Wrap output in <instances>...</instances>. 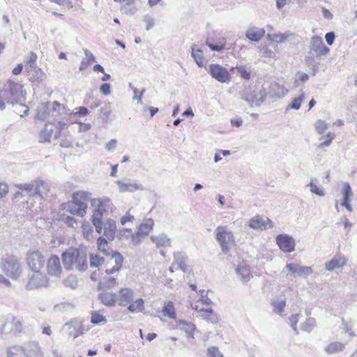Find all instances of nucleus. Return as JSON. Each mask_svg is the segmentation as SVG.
Instances as JSON below:
<instances>
[{"instance_id":"1","label":"nucleus","mask_w":357,"mask_h":357,"mask_svg":"<svg viewBox=\"0 0 357 357\" xmlns=\"http://www.w3.org/2000/svg\"><path fill=\"white\" fill-rule=\"evenodd\" d=\"M61 259L67 270L84 272L88 268L86 252L84 248H70L61 255Z\"/></svg>"},{"instance_id":"2","label":"nucleus","mask_w":357,"mask_h":357,"mask_svg":"<svg viewBox=\"0 0 357 357\" xmlns=\"http://www.w3.org/2000/svg\"><path fill=\"white\" fill-rule=\"evenodd\" d=\"M91 194L88 191L79 190L73 192L72 200L65 205V209L73 215L83 217L88 208L87 202L91 200Z\"/></svg>"},{"instance_id":"3","label":"nucleus","mask_w":357,"mask_h":357,"mask_svg":"<svg viewBox=\"0 0 357 357\" xmlns=\"http://www.w3.org/2000/svg\"><path fill=\"white\" fill-rule=\"evenodd\" d=\"M329 52L330 49L324 45L323 39L320 36H314L310 39L309 52L305 61L308 66H316L319 64L318 60Z\"/></svg>"},{"instance_id":"4","label":"nucleus","mask_w":357,"mask_h":357,"mask_svg":"<svg viewBox=\"0 0 357 357\" xmlns=\"http://www.w3.org/2000/svg\"><path fill=\"white\" fill-rule=\"evenodd\" d=\"M0 91L8 105L18 104L26 99V91L23 90V86L19 82L9 80Z\"/></svg>"},{"instance_id":"5","label":"nucleus","mask_w":357,"mask_h":357,"mask_svg":"<svg viewBox=\"0 0 357 357\" xmlns=\"http://www.w3.org/2000/svg\"><path fill=\"white\" fill-rule=\"evenodd\" d=\"M240 96L250 107H259L264 102L267 93L262 86L250 85L241 92Z\"/></svg>"},{"instance_id":"6","label":"nucleus","mask_w":357,"mask_h":357,"mask_svg":"<svg viewBox=\"0 0 357 357\" xmlns=\"http://www.w3.org/2000/svg\"><path fill=\"white\" fill-rule=\"evenodd\" d=\"M215 234L222 251L227 253L235 243L233 232L227 226L220 225L215 228Z\"/></svg>"},{"instance_id":"7","label":"nucleus","mask_w":357,"mask_h":357,"mask_svg":"<svg viewBox=\"0 0 357 357\" xmlns=\"http://www.w3.org/2000/svg\"><path fill=\"white\" fill-rule=\"evenodd\" d=\"M1 269L7 276L14 279L18 278L22 272L18 259L13 255L6 256L2 259Z\"/></svg>"},{"instance_id":"8","label":"nucleus","mask_w":357,"mask_h":357,"mask_svg":"<svg viewBox=\"0 0 357 357\" xmlns=\"http://www.w3.org/2000/svg\"><path fill=\"white\" fill-rule=\"evenodd\" d=\"M91 205L93 209L91 218L102 219V216L112 209V200L106 197L91 199Z\"/></svg>"},{"instance_id":"9","label":"nucleus","mask_w":357,"mask_h":357,"mask_svg":"<svg viewBox=\"0 0 357 357\" xmlns=\"http://www.w3.org/2000/svg\"><path fill=\"white\" fill-rule=\"evenodd\" d=\"M211 77L220 83L229 84L231 81V75L228 70L217 63H211L206 68Z\"/></svg>"},{"instance_id":"10","label":"nucleus","mask_w":357,"mask_h":357,"mask_svg":"<svg viewBox=\"0 0 357 357\" xmlns=\"http://www.w3.org/2000/svg\"><path fill=\"white\" fill-rule=\"evenodd\" d=\"M26 264L29 268L31 271H41L44 267L45 259L39 251H31L26 254Z\"/></svg>"},{"instance_id":"11","label":"nucleus","mask_w":357,"mask_h":357,"mask_svg":"<svg viewBox=\"0 0 357 357\" xmlns=\"http://www.w3.org/2000/svg\"><path fill=\"white\" fill-rule=\"evenodd\" d=\"M115 183L118 186V190L120 192H134L137 190H144V188L143 185L136 181H132L128 178H123L115 181Z\"/></svg>"},{"instance_id":"12","label":"nucleus","mask_w":357,"mask_h":357,"mask_svg":"<svg viewBox=\"0 0 357 357\" xmlns=\"http://www.w3.org/2000/svg\"><path fill=\"white\" fill-rule=\"evenodd\" d=\"M32 272L33 274L26 284L28 289H38L47 285L48 280L45 273H41L40 271H33Z\"/></svg>"},{"instance_id":"13","label":"nucleus","mask_w":357,"mask_h":357,"mask_svg":"<svg viewBox=\"0 0 357 357\" xmlns=\"http://www.w3.org/2000/svg\"><path fill=\"white\" fill-rule=\"evenodd\" d=\"M275 240L277 245L282 252L289 253L294 250L296 243L291 236L286 234H279Z\"/></svg>"},{"instance_id":"14","label":"nucleus","mask_w":357,"mask_h":357,"mask_svg":"<svg viewBox=\"0 0 357 357\" xmlns=\"http://www.w3.org/2000/svg\"><path fill=\"white\" fill-rule=\"evenodd\" d=\"M285 268L289 271V274L294 277H306L312 273V268L310 266H303L296 263L287 264Z\"/></svg>"},{"instance_id":"15","label":"nucleus","mask_w":357,"mask_h":357,"mask_svg":"<svg viewBox=\"0 0 357 357\" xmlns=\"http://www.w3.org/2000/svg\"><path fill=\"white\" fill-rule=\"evenodd\" d=\"M46 269L50 276L60 277L62 267L59 257L56 255H52L47 261Z\"/></svg>"},{"instance_id":"16","label":"nucleus","mask_w":357,"mask_h":357,"mask_svg":"<svg viewBox=\"0 0 357 357\" xmlns=\"http://www.w3.org/2000/svg\"><path fill=\"white\" fill-rule=\"evenodd\" d=\"M248 225L253 229H266L273 227L272 221L268 218H263L259 215L252 217L248 222Z\"/></svg>"},{"instance_id":"17","label":"nucleus","mask_w":357,"mask_h":357,"mask_svg":"<svg viewBox=\"0 0 357 357\" xmlns=\"http://www.w3.org/2000/svg\"><path fill=\"white\" fill-rule=\"evenodd\" d=\"M154 225V221L151 218L145 219L138 227L135 232L137 238L142 242V238L149 235L152 231Z\"/></svg>"},{"instance_id":"18","label":"nucleus","mask_w":357,"mask_h":357,"mask_svg":"<svg viewBox=\"0 0 357 357\" xmlns=\"http://www.w3.org/2000/svg\"><path fill=\"white\" fill-rule=\"evenodd\" d=\"M134 291L129 288H121L117 294V303L120 306H126L132 301Z\"/></svg>"},{"instance_id":"19","label":"nucleus","mask_w":357,"mask_h":357,"mask_svg":"<svg viewBox=\"0 0 357 357\" xmlns=\"http://www.w3.org/2000/svg\"><path fill=\"white\" fill-rule=\"evenodd\" d=\"M192 308L199 313V317L206 320L211 324H217L219 321L218 317L216 313L213 312L212 308H201L199 309L198 305L192 306Z\"/></svg>"},{"instance_id":"20","label":"nucleus","mask_w":357,"mask_h":357,"mask_svg":"<svg viewBox=\"0 0 357 357\" xmlns=\"http://www.w3.org/2000/svg\"><path fill=\"white\" fill-rule=\"evenodd\" d=\"M24 357H43L39 344L35 342L26 344L24 347Z\"/></svg>"},{"instance_id":"21","label":"nucleus","mask_w":357,"mask_h":357,"mask_svg":"<svg viewBox=\"0 0 357 357\" xmlns=\"http://www.w3.org/2000/svg\"><path fill=\"white\" fill-rule=\"evenodd\" d=\"M347 264V259L342 255H335L330 261L325 263V268L328 271L341 268Z\"/></svg>"},{"instance_id":"22","label":"nucleus","mask_w":357,"mask_h":357,"mask_svg":"<svg viewBox=\"0 0 357 357\" xmlns=\"http://www.w3.org/2000/svg\"><path fill=\"white\" fill-rule=\"evenodd\" d=\"M236 273L243 283H247L252 278L250 268L245 262H241L237 266Z\"/></svg>"},{"instance_id":"23","label":"nucleus","mask_w":357,"mask_h":357,"mask_svg":"<svg viewBox=\"0 0 357 357\" xmlns=\"http://www.w3.org/2000/svg\"><path fill=\"white\" fill-rule=\"evenodd\" d=\"M150 239L158 248H168L170 247L172 244L171 238L165 233H160L158 234L151 235Z\"/></svg>"},{"instance_id":"24","label":"nucleus","mask_w":357,"mask_h":357,"mask_svg":"<svg viewBox=\"0 0 357 357\" xmlns=\"http://www.w3.org/2000/svg\"><path fill=\"white\" fill-rule=\"evenodd\" d=\"M110 263H114L115 266H114L111 269L105 270V273L107 275L113 274L115 272L119 271L123 261V256L120 254V252L117 251H112V252L110 254Z\"/></svg>"},{"instance_id":"25","label":"nucleus","mask_w":357,"mask_h":357,"mask_svg":"<svg viewBox=\"0 0 357 357\" xmlns=\"http://www.w3.org/2000/svg\"><path fill=\"white\" fill-rule=\"evenodd\" d=\"M265 35V30L263 28L250 26L245 33L246 38L254 42L259 41Z\"/></svg>"},{"instance_id":"26","label":"nucleus","mask_w":357,"mask_h":357,"mask_svg":"<svg viewBox=\"0 0 357 357\" xmlns=\"http://www.w3.org/2000/svg\"><path fill=\"white\" fill-rule=\"evenodd\" d=\"M288 93V90L284 85L277 82L273 83L270 87L269 96L271 98H282Z\"/></svg>"},{"instance_id":"27","label":"nucleus","mask_w":357,"mask_h":357,"mask_svg":"<svg viewBox=\"0 0 357 357\" xmlns=\"http://www.w3.org/2000/svg\"><path fill=\"white\" fill-rule=\"evenodd\" d=\"M116 231V226L114 220L107 219L103 222V235L105 236L108 240L112 241L114 239Z\"/></svg>"},{"instance_id":"28","label":"nucleus","mask_w":357,"mask_h":357,"mask_svg":"<svg viewBox=\"0 0 357 357\" xmlns=\"http://www.w3.org/2000/svg\"><path fill=\"white\" fill-rule=\"evenodd\" d=\"M273 312L282 316V312L286 307V298L284 295H280L271 300Z\"/></svg>"},{"instance_id":"29","label":"nucleus","mask_w":357,"mask_h":357,"mask_svg":"<svg viewBox=\"0 0 357 357\" xmlns=\"http://www.w3.org/2000/svg\"><path fill=\"white\" fill-rule=\"evenodd\" d=\"M119 238L122 241H130L133 245L140 244V241L137 238L136 234L132 233L131 229H123L120 230Z\"/></svg>"},{"instance_id":"30","label":"nucleus","mask_w":357,"mask_h":357,"mask_svg":"<svg viewBox=\"0 0 357 357\" xmlns=\"http://www.w3.org/2000/svg\"><path fill=\"white\" fill-rule=\"evenodd\" d=\"M177 326L180 330L183 331L186 333L188 338H195L194 332L196 326L194 324L184 320H179L177 321Z\"/></svg>"},{"instance_id":"31","label":"nucleus","mask_w":357,"mask_h":357,"mask_svg":"<svg viewBox=\"0 0 357 357\" xmlns=\"http://www.w3.org/2000/svg\"><path fill=\"white\" fill-rule=\"evenodd\" d=\"M345 348L344 343L338 341L331 342L324 347V351L328 355H335L343 351Z\"/></svg>"},{"instance_id":"32","label":"nucleus","mask_w":357,"mask_h":357,"mask_svg":"<svg viewBox=\"0 0 357 357\" xmlns=\"http://www.w3.org/2000/svg\"><path fill=\"white\" fill-rule=\"evenodd\" d=\"M174 264L176 266L183 272H185L188 270L187 266V257L183 252H176L174 254Z\"/></svg>"},{"instance_id":"33","label":"nucleus","mask_w":357,"mask_h":357,"mask_svg":"<svg viewBox=\"0 0 357 357\" xmlns=\"http://www.w3.org/2000/svg\"><path fill=\"white\" fill-rule=\"evenodd\" d=\"M100 302L106 306H112L117 302V295L115 293L104 291L98 295Z\"/></svg>"},{"instance_id":"34","label":"nucleus","mask_w":357,"mask_h":357,"mask_svg":"<svg viewBox=\"0 0 357 357\" xmlns=\"http://www.w3.org/2000/svg\"><path fill=\"white\" fill-rule=\"evenodd\" d=\"M26 73L30 76L29 79L33 82H41L44 77V72L38 66L36 68L26 69Z\"/></svg>"},{"instance_id":"35","label":"nucleus","mask_w":357,"mask_h":357,"mask_svg":"<svg viewBox=\"0 0 357 357\" xmlns=\"http://www.w3.org/2000/svg\"><path fill=\"white\" fill-rule=\"evenodd\" d=\"M291 35L289 31L283 33H268L266 38L278 43H284Z\"/></svg>"},{"instance_id":"36","label":"nucleus","mask_w":357,"mask_h":357,"mask_svg":"<svg viewBox=\"0 0 357 357\" xmlns=\"http://www.w3.org/2000/svg\"><path fill=\"white\" fill-rule=\"evenodd\" d=\"M97 246L98 250L106 256H110L111 252L113 251L109 248L107 241L102 236L98 237L97 239Z\"/></svg>"},{"instance_id":"37","label":"nucleus","mask_w":357,"mask_h":357,"mask_svg":"<svg viewBox=\"0 0 357 357\" xmlns=\"http://www.w3.org/2000/svg\"><path fill=\"white\" fill-rule=\"evenodd\" d=\"M85 57L81 61L79 66V70H84L88 66L95 61V57L93 54L87 49H84Z\"/></svg>"},{"instance_id":"38","label":"nucleus","mask_w":357,"mask_h":357,"mask_svg":"<svg viewBox=\"0 0 357 357\" xmlns=\"http://www.w3.org/2000/svg\"><path fill=\"white\" fill-rule=\"evenodd\" d=\"M144 309V301L142 298H137L130 302L128 307V310L132 313L142 312Z\"/></svg>"},{"instance_id":"39","label":"nucleus","mask_w":357,"mask_h":357,"mask_svg":"<svg viewBox=\"0 0 357 357\" xmlns=\"http://www.w3.org/2000/svg\"><path fill=\"white\" fill-rule=\"evenodd\" d=\"M7 357H24L23 347L13 345L7 348Z\"/></svg>"},{"instance_id":"40","label":"nucleus","mask_w":357,"mask_h":357,"mask_svg":"<svg viewBox=\"0 0 357 357\" xmlns=\"http://www.w3.org/2000/svg\"><path fill=\"white\" fill-rule=\"evenodd\" d=\"M36 195L43 197L44 195H46L50 190V187L47 183H46L43 180H36Z\"/></svg>"},{"instance_id":"41","label":"nucleus","mask_w":357,"mask_h":357,"mask_svg":"<svg viewBox=\"0 0 357 357\" xmlns=\"http://www.w3.org/2000/svg\"><path fill=\"white\" fill-rule=\"evenodd\" d=\"M49 115V104L44 102L40 104L37 108L36 117L40 120H45Z\"/></svg>"},{"instance_id":"42","label":"nucleus","mask_w":357,"mask_h":357,"mask_svg":"<svg viewBox=\"0 0 357 357\" xmlns=\"http://www.w3.org/2000/svg\"><path fill=\"white\" fill-rule=\"evenodd\" d=\"M206 43L211 49V50L220 52L225 48L226 45V39L225 38H222L215 44L213 43L209 39H208Z\"/></svg>"},{"instance_id":"43","label":"nucleus","mask_w":357,"mask_h":357,"mask_svg":"<svg viewBox=\"0 0 357 357\" xmlns=\"http://www.w3.org/2000/svg\"><path fill=\"white\" fill-rule=\"evenodd\" d=\"M17 188L22 190L26 191L30 196L36 195V180L29 183L20 184L17 185Z\"/></svg>"},{"instance_id":"44","label":"nucleus","mask_w":357,"mask_h":357,"mask_svg":"<svg viewBox=\"0 0 357 357\" xmlns=\"http://www.w3.org/2000/svg\"><path fill=\"white\" fill-rule=\"evenodd\" d=\"M316 326V320L314 318L308 317L301 324V329L305 332L310 333Z\"/></svg>"},{"instance_id":"45","label":"nucleus","mask_w":357,"mask_h":357,"mask_svg":"<svg viewBox=\"0 0 357 357\" xmlns=\"http://www.w3.org/2000/svg\"><path fill=\"white\" fill-rule=\"evenodd\" d=\"M48 123H46L43 130H41L39 135V142L43 143L49 142L52 134V128H48Z\"/></svg>"},{"instance_id":"46","label":"nucleus","mask_w":357,"mask_h":357,"mask_svg":"<svg viewBox=\"0 0 357 357\" xmlns=\"http://www.w3.org/2000/svg\"><path fill=\"white\" fill-rule=\"evenodd\" d=\"M90 266L93 268H98L103 264L105 259L102 257L97 254H91L89 256Z\"/></svg>"},{"instance_id":"47","label":"nucleus","mask_w":357,"mask_h":357,"mask_svg":"<svg viewBox=\"0 0 357 357\" xmlns=\"http://www.w3.org/2000/svg\"><path fill=\"white\" fill-rule=\"evenodd\" d=\"M91 322L93 324H105L107 320L105 317L100 314L99 311H93L91 312Z\"/></svg>"},{"instance_id":"48","label":"nucleus","mask_w":357,"mask_h":357,"mask_svg":"<svg viewBox=\"0 0 357 357\" xmlns=\"http://www.w3.org/2000/svg\"><path fill=\"white\" fill-rule=\"evenodd\" d=\"M191 55L194 58L196 63L199 66H202L204 65V59L203 56V51L202 50H196L194 47H192Z\"/></svg>"},{"instance_id":"49","label":"nucleus","mask_w":357,"mask_h":357,"mask_svg":"<svg viewBox=\"0 0 357 357\" xmlns=\"http://www.w3.org/2000/svg\"><path fill=\"white\" fill-rule=\"evenodd\" d=\"M304 99H305V93H304V92H302L298 97L293 99L291 103L287 106V109H293L295 110L299 109L301 107V103L304 100Z\"/></svg>"},{"instance_id":"50","label":"nucleus","mask_w":357,"mask_h":357,"mask_svg":"<svg viewBox=\"0 0 357 357\" xmlns=\"http://www.w3.org/2000/svg\"><path fill=\"white\" fill-rule=\"evenodd\" d=\"M162 313L170 319L175 318V310L172 302L169 301L164 306Z\"/></svg>"},{"instance_id":"51","label":"nucleus","mask_w":357,"mask_h":357,"mask_svg":"<svg viewBox=\"0 0 357 357\" xmlns=\"http://www.w3.org/2000/svg\"><path fill=\"white\" fill-rule=\"evenodd\" d=\"M37 58L38 57H37V55L36 53L31 52L29 54L28 59L25 61L26 70L36 68V67H37V65H36Z\"/></svg>"},{"instance_id":"52","label":"nucleus","mask_w":357,"mask_h":357,"mask_svg":"<svg viewBox=\"0 0 357 357\" xmlns=\"http://www.w3.org/2000/svg\"><path fill=\"white\" fill-rule=\"evenodd\" d=\"M63 284L65 287L75 289L78 287V280L75 276L70 275L63 280Z\"/></svg>"},{"instance_id":"53","label":"nucleus","mask_w":357,"mask_h":357,"mask_svg":"<svg viewBox=\"0 0 357 357\" xmlns=\"http://www.w3.org/2000/svg\"><path fill=\"white\" fill-rule=\"evenodd\" d=\"M307 187L310 188V190L312 193L317 195L320 197H324L325 195V192L323 189L319 188L316 183H314L312 181H311L307 185Z\"/></svg>"},{"instance_id":"54","label":"nucleus","mask_w":357,"mask_h":357,"mask_svg":"<svg viewBox=\"0 0 357 357\" xmlns=\"http://www.w3.org/2000/svg\"><path fill=\"white\" fill-rule=\"evenodd\" d=\"M64 327L68 329V335L70 336H72L73 337V339H75L80 335V333L79 331V328H77L75 326L73 325L71 323L66 324Z\"/></svg>"},{"instance_id":"55","label":"nucleus","mask_w":357,"mask_h":357,"mask_svg":"<svg viewBox=\"0 0 357 357\" xmlns=\"http://www.w3.org/2000/svg\"><path fill=\"white\" fill-rule=\"evenodd\" d=\"M208 291L204 289L199 291V302L206 305H211L213 304L212 301L208 297Z\"/></svg>"},{"instance_id":"56","label":"nucleus","mask_w":357,"mask_h":357,"mask_svg":"<svg viewBox=\"0 0 357 357\" xmlns=\"http://www.w3.org/2000/svg\"><path fill=\"white\" fill-rule=\"evenodd\" d=\"M207 357H224L223 354L220 351L217 347L211 346L207 349Z\"/></svg>"},{"instance_id":"57","label":"nucleus","mask_w":357,"mask_h":357,"mask_svg":"<svg viewBox=\"0 0 357 357\" xmlns=\"http://www.w3.org/2000/svg\"><path fill=\"white\" fill-rule=\"evenodd\" d=\"M82 231L86 239L89 240L91 238L93 229L89 223L82 225Z\"/></svg>"},{"instance_id":"58","label":"nucleus","mask_w":357,"mask_h":357,"mask_svg":"<svg viewBox=\"0 0 357 357\" xmlns=\"http://www.w3.org/2000/svg\"><path fill=\"white\" fill-rule=\"evenodd\" d=\"M298 320H299V314H292L289 317V324L292 328V330L296 333L298 334V328L296 327V324L298 322Z\"/></svg>"},{"instance_id":"59","label":"nucleus","mask_w":357,"mask_h":357,"mask_svg":"<svg viewBox=\"0 0 357 357\" xmlns=\"http://www.w3.org/2000/svg\"><path fill=\"white\" fill-rule=\"evenodd\" d=\"M309 79V75L303 72H297L296 74V78H295V84L296 86H299L300 82H305L307 81Z\"/></svg>"},{"instance_id":"60","label":"nucleus","mask_w":357,"mask_h":357,"mask_svg":"<svg viewBox=\"0 0 357 357\" xmlns=\"http://www.w3.org/2000/svg\"><path fill=\"white\" fill-rule=\"evenodd\" d=\"M65 109V107L63 105H61L57 101H54L52 103V112L53 115L57 116L60 115L63 113Z\"/></svg>"},{"instance_id":"61","label":"nucleus","mask_w":357,"mask_h":357,"mask_svg":"<svg viewBox=\"0 0 357 357\" xmlns=\"http://www.w3.org/2000/svg\"><path fill=\"white\" fill-rule=\"evenodd\" d=\"M130 88L132 90L134 93L133 99L138 100L139 103H142V96L145 92V89H142L140 92H139L138 89L134 87L132 84H129Z\"/></svg>"},{"instance_id":"62","label":"nucleus","mask_w":357,"mask_h":357,"mask_svg":"<svg viewBox=\"0 0 357 357\" xmlns=\"http://www.w3.org/2000/svg\"><path fill=\"white\" fill-rule=\"evenodd\" d=\"M19 105L16 107L15 111L20 114L21 117L27 115L29 112V107L24 105L22 102L18 103Z\"/></svg>"},{"instance_id":"63","label":"nucleus","mask_w":357,"mask_h":357,"mask_svg":"<svg viewBox=\"0 0 357 357\" xmlns=\"http://www.w3.org/2000/svg\"><path fill=\"white\" fill-rule=\"evenodd\" d=\"M92 223L96 228V231L98 234L103 233V223L102 219L100 218H91Z\"/></svg>"},{"instance_id":"64","label":"nucleus","mask_w":357,"mask_h":357,"mask_svg":"<svg viewBox=\"0 0 357 357\" xmlns=\"http://www.w3.org/2000/svg\"><path fill=\"white\" fill-rule=\"evenodd\" d=\"M315 128L318 133L322 134L328 128L327 123L323 120H318L315 123Z\"/></svg>"}]
</instances>
